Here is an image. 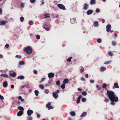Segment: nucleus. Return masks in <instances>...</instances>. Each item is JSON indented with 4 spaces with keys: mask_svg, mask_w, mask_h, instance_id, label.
Masks as SVG:
<instances>
[{
    "mask_svg": "<svg viewBox=\"0 0 120 120\" xmlns=\"http://www.w3.org/2000/svg\"><path fill=\"white\" fill-rule=\"evenodd\" d=\"M107 96L108 97L110 100L112 101L111 103L112 105H114V103L113 102L114 101L116 102L118 100V98L117 97H115L114 95V93L112 91H109L108 90L107 93Z\"/></svg>",
    "mask_w": 120,
    "mask_h": 120,
    "instance_id": "obj_1",
    "label": "nucleus"
},
{
    "mask_svg": "<svg viewBox=\"0 0 120 120\" xmlns=\"http://www.w3.org/2000/svg\"><path fill=\"white\" fill-rule=\"evenodd\" d=\"M24 51L28 54H30L32 52L31 48L29 46L25 48L24 49Z\"/></svg>",
    "mask_w": 120,
    "mask_h": 120,
    "instance_id": "obj_2",
    "label": "nucleus"
},
{
    "mask_svg": "<svg viewBox=\"0 0 120 120\" xmlns=\"http://www.w3.org/2000/svg\"><path fill=\"white\" fill-rule=\"evenodd\" d=\"M57 6L60 9L65 10V8L64 6L61 4H57Z\"/></svg>",
    "mask_w": 120,
    "mask_h": 120,
    "instance_id": "obj_3",
    "label": "nucleus"
},
{
    "mask_svg": "<svg viewBox=\"0 0 120 120\" xmlns=\"http://www.w3.org/2000/svg\"><path fill=\"white\" fill-rule=\"evenodd\" d=\"M10 75L11 76L14 77L16 75V74L15 72L11 71H10Z\"/></svg>",
    "mask_w": 120,
    "mask_h": 120,
    "instance_id": "obj_4",
    "label": "nucleus"
},
{
    "mask_svg": "<svg viewBox=\"0 0 120 120\" xmlns=\"http://www.w3.org/2000/svg\"><path fill=\"white\" fill-rule=\"evenodd\" d=\"M54 74L53 73H49L48 74V77L49 78H53L54 76Z\"/></svg>",
    "mask_w": 120,
    "mask_h": 120,
    "instance_id": "obj_5",
    "label": "nucleus"
},
{
    "mask_svg": "<svg viewBox=\"0 0 120 120\" xmlns=\"http://www.w3.org/2000/svg\"><path fill=\"white\" fill-rule=\"evenodd\" d=\"M106 28L107 31L108 32H109L110 31V30L111 29V26L109 24H108Z\"/></svg>",
    "mask_w": 120,
    "mask_h": 120,
    "instance_id": "obj_6",
    "label": "nucleus"
},
{
    "mask_svg": "<svg viewBox=\"0 0 120 120\" xmlns=\"http://www.w3.org/2000/svg\"><path fill=\"white\" fill-rule=\"evenodd\" d=\"M33 112V111L30 110H28L27 112V114L28 116H30Z\"/></svg>",
    "mask_w": 120,
    "mask_h": 120,
    "instance_id": "obj_7",
    "label": "nucleus"
},
{
    "mask_svg": "<svg viewBox=\"0 0 120 120\" xmlns=\"http://www.w3.org/2000/svg\"><path fill=\"white\" fill-rule=\"evenodd\" d=\"M119 86H118V84L117 83H114V86L113 87V88H118Z\"/></svg>",
    "mask_w": 120,
    "mask_h": 120,
    "instance_id": "obj_8",
    "label": "nucleus"
},
{
    "mask_svg": "<svg viewBox=\"0 0 120 120\" xmlns=\"http://www.w3.org/2000/svg\"><path fill=\"white\" fill-rule=\"evenodd\" d=\"M8 86V82L7 81H4L3 82V86L5 88L7 87Z\"/></svg>",
    "mask_w": 120,
    "mask_h": 120,
    "instance_id": "obj_9",
    "label": "nucleus"
},
{
    "mask_svg": "<svg viewBox=\"0 0 120 120\" xmlns=\"http://www.w3.org/2000/svg\"><path fill=\"white\" fill-rule=\"evenodd\" d=\"M53 96L56 99L58 97V95L56 92H53Z\"/></svg>",
    "mask_w": 120,
    "mask_h": 120,
    "instance_id": "obj_10",
    "label": "nucleus"
},
{
    "mask_svg": "<svg viewBox=\"0 0 120 120\" xmlns=\"http://www.w3.org/2000/svg\"><path fill=\"white\" fill-rule=\"evenodd\" d=\"M23 113V112L22 111H19L17 113V115L18 116H21Z\"/></svg>",
    "mask_w": 120,
    "mask_h": 120,
    "instance_id": "obj_11",
    "label": "nucleus"
},
{
    "mask_svg": "<svg viewBox=\"0 0 120 120\" xmlns=\"http://www.w3.org/2000/svg\"><path fill=\"white\" fill-rule=\"evenodd\" d=\"M69 80L67 79H65L63 81V83L64 84H66V83H68V82Z\"/></svg>",
    "mask_w": 120,
    "mask_h": 120,
    "instance_id": "obj_12",
    "label": "nucleus"
},
{
    "mask_svg": "<svg viewBox=\"0 0 120 120\" xmlns=\"http://www.w3.org/2000/svg\"><path fill=\"white\" fill-rule=\"evenodd\" d=\"M7 21L4 20L1 21L0 23V25H4L7 22Z\"/></svg>",
    "mask_w": 120,
    "mask_h": 120,
    "instance_id": "obj_13",
    "label": "nucleus"
},
{
    "mask_svg": "<svg viewBox=\"0 0 120 120\" xmlns=\"http://www.w3.org/2000/svg\"><path fill=\"white\" fill-rule=\"evenodd\" d=\"M88 7V5L87 4L85 3L84 5L83 8L85 10H86L87 9V8Z\"/></svg>",
    "mask_w": 120,
    "mask_h": 120,
    "instance_id": "obj_14",
    "label": "nucleus"
},
{
    "mask_svg": "<svg viewBox=\"0 0 120 120\" xmlns=\"http://www.w3.org/2000/svg\"><path fill=\"white\" fill-rule=\"evenodd\" d=\"M93 12V11L91 10H88L86 12V14L87 15H89L91 14Z\"/></svg>",
    "mask_w": 120,
    "mask_h": 120,
    "instance_id": "obj_15",
    "label": "nucleus"
},
{
    "mask_svg": "<svg viewBox=\"0 0 120 120\" xmlns=\"http://www.w3.org/2000/svg\"><path fill=\"white\" fill-rule=\"evenodd\" d=\"M43 18H46L47 17L49 18L50 17L49 15L48 14H44L43 16Z\"/></svg>",
    "mask_w": 120,
    "mask_h": 120,
    "instance_id": "obj_16",
    "label": "nucleus"
},
{
    "mask_svg": "<svg viewBox=\"0 0 120 120\" xmlns=\"http://www.w3.org/2000/svg\"><path fill=\"white\" fill-rule=\"evenodd\" d=\"M95 0H91L90 2V4L92 5L95 4Z\"/></svg>",
    "mask_w": 120,
    "mask_h": 120,
    "instance_id": "obj_17",
    "label": "nucleus"
},
{
    "mask_svg": "<svg viewBox=\"0 0 120 120\" xmlns=\"http://www.w3.org/2000/svg\"><path fill=\"white\" fill-rule=\"evenodd\" d=\"M87 113L86 112H83L82 114L81 115V117H84L86 115Z\"/></svg>",
    "mask_w": 120,
    "mask_h": 120,
    "instance_id": "obj_18",
    "label": "nucleus"
},
{
    "mask_svg": "<svg viewBox=\"0 0 120 120\" xmlns=\"http://www.w3.org/2000/svg\"><path fill=\"white\" fill-rule=\"evenodd\" d=\"M24 78V76L22 75L19 76L17 77V79H22Z\"/></svg>",
    "mask_w": 120,
    "mask_h": 120,
    "instance_id": "obj_19",
    "label": "nucleus"
},
{
    "mask_svg": "<svg viewBox=\"0 0 120 120\" xmlns=\"http://www.w3.org/2000/svg\"><path fill=\"white\" fill-rule=\"evenodd\" d=\"M76 20V19L75 18H73L71 20V23H74Z\"/></svg>",
    "mask_w": 120,
    "mask_h": 120,
    "instance_id": "obj_20",
    "label": "nucleus"
},
{
    "mask_svg": "<svg viewBox=\"0 0 120 120\" xmlns=\"http://www.w3.org/2000/svg\"><path fill=\"white\" fill-rule=\"evenodd\" d=\"M49 90L45 89L44 90V92L46 94H48L49 93Z\"/></svg>",
    "mask_w": 120,
    "mask_h": 120,
    "instance_id": "obj_21",
    "label": "nucleus"
},
{
    "mask_svg": "<svg viewBox=\"0 0 120 120\" xmlns=\"http://www.w3.org/2000/svg\"><path fill=\"white\" fill-rule=\"evenodd\" d=\"M94 25L95 27H97L98 26V22L97 21H96L94 22Z\"/></svg>",
    "mask_w": 120,
    "mask_h": 120,
    "instance_id": "obj_22",
    "label": "nucleus"
},
{
    "mask_svg": "<svg viewBox=\"0 0 120 120\" xmlns=\"http://www.w3.org/2000/svg\"><path fill=\"white\" fill-rule=\"evenodd\" d=\"M80 71L81 72H82L84 71V68L83 67H81L80 68Z\"/></svg>",
    "mask_w": 120,
    "mask_h": 120,
    "instance_id": "obj_23",
    "label": "nucleus"
},
{
    "mask_svg": "<svg viewBox=\"0 0 120 120\" xmlns=\"http://www.w3.org/2000/svg\"><path fill=\"white\" fill-rule=\"evenodd\" d=\"M71 115L72 116H74L75 115V113L74 112H70Z\"/></svg>",
    "mask_w": 120,
    "mask_h": 120,
    "instance_id": "obj_24",
    "label": "nucleus"
},
{
    "mask_svg": "<svg viewBox=\"0 0 120 120\" xmlns=\"http://www.w3.org/2000/svg\"><path fill=\"white\" fill-rule=\"evenodd\" d=\"M1 76L6 78L8 77V75L7 74H2L1 75Z\"/></svg>",
    "mask_w": 120,
    "mask_h": 120,
    "instance_id": "obj_25",
    "label": "nucleus"
},
{
    "mask_svg": "<svg viewBox=\"0 0 120 120\" xmlns=\"http://www.w3.org/2000/svg\"><path fill=\"white\" fill-rule=\"evenodd\" d=\"M44 28L46 30L48 31L49 30V29L48 28H46L47 26L45 25L44 26Z\"/></svg>",
    "mask_w": 120,
    "mask_h": 120,
    "instance_id": "obj_26",
    "label": "nucleus"
},
{
    "mask_svg": "<svg viewBox=\"0 0 120 120\" xmlns=\"http://www.w3.org/2000/svg\"><path fill=\"white\" fill-rule=\"evenodd\" d=\"M34 93H35V95L37 96L38 95V93H39L38 91L37 90H36L35 91H34Z\"/></svg>",
    "mask_w": 120,
    "mask_h": 120,
    "instance_id": "obj_27",
    "label": "nucleus"
},
{
    "mask_svg": "<svg viewBox=\"0 0 120 120\" xmlns=\"http://www.w3.org/2000/svg\"><path fill=\"white\" fill-rule=\"evenodd\" d=\"M19 64L20 65H23L24 64H25V62L23 61H19Z\"/></svg>",
    "mask_w": 120,
    "mask_h": 120,
    "instance_id": "obj_28",
    "label": "nucleus"
},
{
    "mask_svg": "<svg viewBox=\"0 0 120 120\" xmlns=\"http://www.w3.org/2000/svg\"><path fill=\"white\" fill-rule=\"evenodd\" d=\"M82 94L83 95L85 96L87 95V93L86 92L83 91L82 93Z\"/></svg>",
    "mask_w": 120,
    "mask_h": 120,
    "instance_id": "obj_29",
    "label": "nucleus"
},
{
    "mask_svg": "<svg viewBox=\"0 0 120 120\" xmlns=\"http://www.w3.org/2000/svg\"><path fill=\"white\" fill-rule=\"evenodd\" d=\"M18 109L19 110H24V109L23 108L22 106H19L18 107Z\"/></svg>",
    "mask_w": 120,
    "mask_h": 120,
    "instance_id": "obj_30",
    "label": "nucleus"
},
{
    "mask_svg": "<svg viewBox=\"0 0 120 120\" xmlns=\"http://www.w3.org/2000/svg\"><path fill=\"white\" fill-rule=\"evenodd\" d=\"M39 87L41 89H43L44 88V86L42 85H39Z\"/></svg>",
    "mask_w": 120,
    "mask_h": 120,
    "instance_id": "obj_31",
    "label": "nucleus"
},
{
    "mask_svg": "<svg viewBox=\"0 0 120 120\" xmlns=\"http://www.w3.org/2000/svg\"><path fill=\"white\" fill-rule=\"evenodd\" d=\"M111 61H108L107 62H106L104 63V64H109L111 63Z\"/></svg>",
    "mask_w": 120,
    "mask_h": 120,
    "instance_id": "obj_32",
    "label": "nucleus"
},
{
    "mask_svg": "<svg viewBox=\"0 0 120 120\" xmlns=\"http://www.w3.org/2000/svg\"><path fill=\"white\" fill-rule=\"evenodd\" d=\"M86 100V99L85 98H82V101L83 102H85Z\"/></svg>",
    "mask_w": 120,
    "mask_h": 120,
    "instance_id": "obj_33",
    "label": "nucleus"
},
{
    "mask_svg": "<svg viewBox=\"0 0 120 120\" xmlns=\"http://www.w3.org/2000/svg\"><path fill=\"white\" fill-rule=\"evenodd\" d=\"M61 87L62 89H64L65 88V86L64 84H62L61 86Z\"/></svg>",
    "mask_w": 120,
    "mask_h": 120,
    "instance_id": "obj_34",
    "label": "nucleus"
},
{
    "mask_svg": "<svg viewBox=\"0 0 120 120\" xmlns=\"http://www.w3.org/2000/svg\"><path fill=\"white\" fill-rule=\"evenodd\" d=\"M101 69L102 71H104L106 70V68L105 67H102L101 68Z\"/></svg>",
    "mask_w": 120,
    "mask_h": 120,
    "instance_id": "obj_35",
    "label": "nucleus"
},
{
    "mask_svg": "<svg viewBox=\"0 0 120 120\" xmlns=\"http://www.w3.org/2000/svg\"><path fill=\"white\" fill-rule=\"evenodd\" d=\"M101 38H98L97 40V41L99 43H100L101 42Z\"/></svg>",
    "mask_w": 120,
    "mask_h": 120,
    "instance_id": "obj_36",
    "label": "nucleus"
},
{
    "mask_svg": "<svg viewBox=\"0 0 120 120\" xmlns=\"http://www.w3.org/2000/svg\"><path fill=\"white\" fill-rule=\"evenodd\" d=\"M72 57H70L67 60V61L68 62H71V59H72Z\"/></svg>",
    "mask_w": 120,
    "mask_h": 120,
    "instance_id": "obj_37",
    "label": "nucleus"
},
{
    "mask_svg": "<svg viewBox=\"0 0 120 120\" xmlns=\"http://www.w3.org/2000/svg\"><path fill=\"white\" fill-rule=\"evenodd\" d=\"M51 103L50 102H48V103L46 105L47 107L48 108L50 105Z\"/></svg>",
    "mask_w": 120,
    "mask_h": 120,
    "instance_id": "obj_38",
    "label": "nucleus"
},
{
    "mask_svg": "<svg viewBox=\"0 0 120 120\" xmlns=\"http://www.w3.org/2000/svg\"><path fill=\"white\" fill-rule=\"evenodd\" d=\"M16 58L19 59L21 58H22L21 56L20 55H17L16 56Z\"/></svg>",
    "mask_w": 120,
    "mask_h": 120,
    "instance_id": "obj_39",
    "label": "nucleus"
},
{
    "mask_svg": "<svg viewBox=\"0 0 120 120\" xmlns=\"http://www.w3.org/2000/svg\"><path fill=\"white\" fill-rule=\"evenodd\" d=\"M36 38L37 39H39L40 38V36L39 35H37L36 36Z\"/></svg>",
    "mask_w": 120,
    "mask_h": 120,
    "instance_id": "obj_40",
    "label": "nucleus"
},
{
    "mask_svg": "<svg viewBox=\"0 0 120 120\" xmlns=\"http://www.w3.org/2000/svg\"><path fill=\"white\" fill-rule=\"evenodd\" d=\"M108 54L110 56H112L113 55V53L112 52H110L108 53Z\"/></svg>",
    "mask_w": 120,
    "mask_h": 120,
    "instance_id": "obj_41",
    "label": "nucleus"
},
{
    "mask_svg": "<svg viewBox=\"0 0 120 120\" xmlns=\"http://www.w3.org/2000/svg\"><path fill=\"white\" fill-rule=\"evenodd\" d=\"M33 23V22L32 21H30L29 22V24L30 25H32Z\"/></svg>",
    "mask_w": 120,
    "mask_h": 120,
    "instance_id": "obj_42",
    "label": "nucleus"
},
{
    "mask_svg": "<svg viewBox=\"0 0 120 120\" xmlns=\"http://www.w3.org/2000/svg\"><path fill=\"white\" fill-rule=\"evenodd\" d=\"M56 84L58 85H59L60 84V82L59 80L57 81L56 82Z\"/></svg>",
    "mask_w": 120,
    "mask_h": 120,
    "instance_id": "obj_43",
    "label": "nucleus"
},
{
    "mask_svg": "<svg viewBox=\"0 0 120 120\" xmlns=\"http://www.w3.org/2000/svg\"><path fill=\"white\" fill-rule=\"evenodd\" d=\"M27 120H32V118L31 117H28L27 118Z\"/></svg>",
    "mask_w": 120,
    "mask_h": 120,
    "instance_id": "obj_44",
    "label": "nucleus"
},
{
    "mask_svg": "<svg viewBox=\"0 0 120 120\" xmlns=\"http://www.w3.org/2000/svg\"><path fill=\"white\" fill-rule=\"evenodd\" d=\"M21 21L22 22L24 20V18L23 17H21L20 18Z\"/></svg>",
    "mask_w": 120,
    "mask_h": 120,
    "instance_id": "obj_45",
    "label": "nucleus"
},
{
    "mask_svg": "<svg viewBox=\"0 0 120 120\" xmlns=\"http://www.w3.org/2000/svg\"><path fill=\"white\" fill-rule=\"evenodd\" d=\"M0 99L3 100L4 99V98L3 96L0 94Z\"/></svg>",
    "mask_w": 120,
    "mask_h": 120,
    "instance_id": "obj_46",
    "label": "nucleus"
},
{
    "mask_svg": "<svg viewBox=\"0 0 120 120\" xmlns=\"http://www.w3.org/2000/svg\"><path fill=\"white\" fill-rule=\"evenodd\" d=\"M106 86H107V85L106 84H105V83H104L103 84V88H105L106 87Z\"/></svg>",
    "mask_w": 120,
    "mask_h": 120,
    "instance_id": "obj_47",
    "label": "nucleus"
},
{
    "mask_svg": "<svg viewBox=\"0 0 120 120\" xmlns=\"http://www.w3.org/2000/svg\"><path fill=\"white\" fill-rule=\"evenodd\" d=\"M96 11L97 13H98L100 11V10L98 8H97L96 10Z\"/></svg>",
    "mask_w": 120,
    "mask_h": 120,
    "instance_id": "obj_48",
    "label": "nucleus"
},
{
    "mask_svg": "<svg viewBox=\"0 0 120 120\" xmlns=\"http://www.w3.org/2000/svg\"><path fill=\"white\" fill-rule=\"evenodd\" d=\"M46 78H42L41 79V80L40 81V82H43L45 79Z\"/></svg>",
    "mask_w": 120,
    "mask_h": 120,
    "instance_id": "obj_49",
    "label": "nucleus"
},
{
    "mask_svg": "<svg viewBox=\"0 0 120 120\" xmlns=\"http://www.w3.org/2000/svg\"><path fill=\"white\" fill-rule=\"evenodd\" d=\"M112 44L113 45H115L116 44V43L115 42L113 41H112Z\"/></svg>",
    "mask_w": 120,
    "mask_h": 120,
    "instance_id": "obj_50",
    "label": "nucleus"
},
{
    "mask_svg": "<svg viewBox=\"0 0 120 120\" xmlns=\"http://www.w3.org/2000/svg\"><path fill=\"white\" fill-rule=\"evenodd\" d=\"M90 82L91 83H94V81L93 80L90 79Z\"/></svg>",
    "mask_w": 120,
    "mask_h": 120,
    "instance_id": "obj_51",
    "label": "nucleus"
},
{
    "mask_svg": "<svg viewBox=\"0 0 120 120\" xmlns=\"http://www.w3.org/2000/svg\"><path fill=\"white\" fill-rule=\"evenodd\" d=\"M35 0H30V1L32 3H34L35 1Z\"/></svg>",
    "mask_w": 120,
    "mask_h": 120,
    "instance_id": "obj_52",
    "label": "nucleus"
},
{
    "mask_svg": "<svg viewBox=\"0 0 120 120\" xmlns=\"http://www.w3.org/2000/svg\"><path fill=\"white\" fill-rule=\"evenodd\" d=\"M104 101L105 102H108L109 101V100L108 99L105 98L104 100Z\"/></svg>",
    "mask_w": 120,
    "mask_h": 120,
    "instance_id": "obj_53",
    "label": "nucleus"
},
{
    "mask_svg": "<svg viewBox=\"0 0 120 120\" xmlns=\"http://www.w3.org/2000/svg\"><path fill=\"white\" fill-rule=\"evenodd\" d=\"M82 97V95H80L79 96L78 98V99L80 100V99Z\"/></svg>",
    "mask_w": 120,
    "mask_h": 120,
    "instance_id": "obj_54",
    "label": "nucleus"
},
{
    "mask_svg": "<svg viewBox=\"0 0 120 120\" xmlns=\"http://www.w3.org/2000/svg\"><path fill=\"white\" fill-rule=\"evenodd\" d=\"M21 6L22 8H24V5L23 3H21Z\"/></svg>",
    "mask_w": 120,
    "mask_h": 120,
    "instance_id": "obj_55",
    "label": "nucleus"
},
{
    "mask_svg": "<svg viewBox=\"0 0 120 120\" xmlns=\"http://www.w3.org/2000/svg\"><path fill=\"white\" fill-rule=\"evenodd\" d=\"M80 102V100L78 99L77 101L76 102L78 104Z\"/></svg>",
    "mask_w": 120,
    "mask_h": 120,
    "instance_id": "obj_56",
    "label": "nucleus"
},
{
    "mask_svg": "<svg viewBox=\"0 0 120 120\" xmlns=\"http://www.w3.org/2000/svg\"><path fill=\"white\" fill-rule=\"evenodd\" d=\"M9 45L8 44H7L5 45V47L7 48H8L9 47Z\"/></svg>",
    "mask_w": 120,
    "mask_h": 120,
    "instance_id": "obj_57",
    "label": "nucleus"
},
{
    "mask_svg": "<svg viewBox=\"0 0 120 120\" xmlns=\"http://www.w3.org/2000/svg\"><path fill=\"white\" fill-rule=\"evenodd\" d=\"M26 88H30V86L28 84L27 85V86H26Z\"/></svg>",
    "mask_w": 120,
    "mask_h": 120,
    "instance_id": "obj_58",
    "label": "nucleus"
},
{
    "mask_svg": "<svg viewBox=\"0 0 120 120\" xmlns=\"http://www.w3.org/2000/svg\"><path fill=\"white\" fill-rule=\"evenodd\" d=\"M11 87L13 89L14 87V86L13 85H11Z\"/></svg>",
    "mask_w": 120,
    "mask_h": 120,
    "instance_id": "obj_59",
    "label": "nucleus"
},
{
    "mask_svg": "<svg viewBox=\"0 0 120 120\" xmlns=\"http://www.w3.org/2000/svg\"><path fill=\"white\" fill-rule=\"evenodd\" d=\"M48 109H52V106H49L48 108Z\"/></svg>",
    "mask_w": 120,
    "mask_h": 120,
    "instance_id": "obj_60",
    "label": "nucleus"
},
{
    "mask_svg": "<svg viewBox=\"0 0 120 120\" xmlns=\"http://www.w3.org/2000/svg\"><path fill=\"white\" fill-rule=\"evenodd\" d=\"M41 3H42L41 4L42 5H43L44 4V3H45L44 2V1H41Z\"/></svg>",
    "mask_w": 120,
    "mask_h": 120,
    "instance_id": "obj_61",
    "label": "nucleus"
},
{
    "mask_svg": "<svg viewBox=\"0 0 120 120\" xmlns=\"http://www.w3.org/2000/svg\"><path fill=\"white\" fill-rule=\"evenodd\" d=\"M88 75L87 74H86L85 75V77L86 78H88Z\"/></svg>",
    "mask_w": 120,
    "mask_h": 120,
    "instance_id": "obj_62",
    "label": "nucleus"
},
{
    "mask_svg": "<svg viewBox=\"0 0 120 120\" xmlns=\"http://www.w3.org/2000/svg\"><path fill=\"white\" fill-rule=\"evenodd\" d=\"M81 79L82 81H84V79L83 77H82L81 78Z\"/></svg>",
    "mask_w": 120,
    "mask_h": 120,
    "instance_id": "obj_63",
    "label": "nucleus"
},
{
    "mask_svg": "<svg viewBox=\"0 0 120 120\" xmlns=\"http://www.w3.org/2000/svg\"><path fill=\"white\" fill-rule=\"evenodd\" d=\"M22 98V97L21 96H19L18 97V99L19 100H21Z\"/></svg>",
    "mask_w": 120,
    "mask_h": 120,
    "instance_id": "obj_64",
    "label": "nucleus"
}]
</instances>
